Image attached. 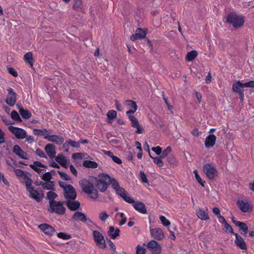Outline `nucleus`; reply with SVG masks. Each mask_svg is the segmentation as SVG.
Masks as SVG:
<instances>
[{
	"label": "nucleus",
	"mask_w": 254,
	"mask_h": 254,
	"mask_svg": "<svg viewBox=\"0 0 254 254\" xmlns=\"http://www.w3.org/2000/svg\"><path fill=\"white\" fill-rule=\"evenodd\" d=\"M80 184L82 190L88 194L91 199L95 200L98 197V191L95 189L91 182L86 180H83L80 181Z\"/></svg>",
	"instance_id": "1"
},
{
	"label": "nucleus",
	"mask_w": 254,
	"mask_h": 254,
	"mask_svg": "<svg viewBox=\"0 0 254 254\" xmlns=\"http://www.w3.org/2000/svg\"><path fill=\"white\" fill-rule=\"evenodd\" d=\"M32 182H27L25 186L27 190L29 193V196L31 198L39 202L44 198V195L43 190L40 189H35L32 186Z\"/></svg>",
	"instance_id": "2"
},
{
	"label": "nucleus",
	"mask_w": 254,
	"mask_h": 254,
	"mask_svg": "<svg viewBox=\"0 0 254 254\" xmlns=\"http://www.w3.org/2000/svg\"><path fill=\"white\" fill-rule=\"evenodd\" d=\"M49 207L48 210L49 212L58 215H64L65 213V208L64 206V202L56 201L49 202Z\"/></svg>",
	"instance_id": "3"
},
{
	"label": "nucleus",
	"mask_w": 254,
	"mask_h": 254,
	"mask_svg": "<svg viewBox=\"0 0 254 254\" xmlns=\"http://www.w3.org/2000/svg\"><path fill=\"white\" fill-rule=\"evenodd\" d=\"M227 22L233 25L235 28L242 27L244 23V18L242 15H238L234 12H231L227 15Z\"/></svg>",
	"instance_id": "4"
},
{
	"label": "nucleus",
	"mask_w": 254,
	"mask_h": 254,
	"mask_svg": "<svg viewBox=\"0 0 254 254\" xmlns=\"http://www.w3.org/2000/svg\"><path fill=\"white\" fill-rule=\"evenodd\" d=\"M245 87L254 88V81L252 80L245 83H241L240 81L234 82L232 85V90L234 92L240 93L244 92Z\"/></svg>",
	"instance_id": "5"
},
{
	"label": "nucleus",
	"mask_w": 254,
	"mask_h": 254,
	"mask_svg": "<svg viewBox=\"0 0 254 254\" xmlns=\"http://www.w3.org/2000/svg\"><path fill=\"white\" fill-rule=\"evenodd\" d=\"M8 129L18 139H23L27 136V132L22 128L9 126Z\"/></svg>",
	"instance_id": "6"
},
{
	"label": "nucleus",
	"mask_w": 254,
	"mask_h": 254,
	"mask_svg": "<svg viewBox=\"0 0 254 254\" xmlns=\"http://www.w3.org/2000/svg\"><path fill=\"white\" fill-rule=\"evenodd\" d=\"M93 237L97 246L101 248L104 249L106 247V242L103 235L99 231L93 230Z\"/></svg>",
	"instance_id": "7"
},
{
	"label": "nucleus",
	"mask_w": 254,
	"mask_h": 254,
	"mask_svg": "<svg viewBox=\"0 0 254 254\" xmlns=\"http://www.w3.org/2000/svg\"><path fill=\"white\" fill-rule=\"evenodd\" d=\"M14 172L19 180L26 185L27 182H32L30 174L24 172L20 169H14Z\"/></svg>",
	"instance_id": "8"
},
{
	"label": "nucleus",
	"mask_w": 254,
	"mask_h": 254,
	"mask_svg": "<svg viewBox=\"0 0 254 254\" xmlns=\"http://www.w3.org/2000/svg\"><path fill=\"white\" fill-rule=\"evenodd\" d=\"M203 170L209 179L213 180L217 175V171L213 166L209 163L206 164L203 166Z\"/></svg>",
	"instance_id": "9"
},
{
	"label": "nucleus",
	"mask_w": 254,
	"mask_h": 254,
	"mask_svg": "<svg viewBox=\"0 0 254 254\" xmlns=\"http://www.w3.org/2000/svg\"><path fill=\"white\" fill-rule=\"evenodd\" d=\"M237 204L240 210L244 213L251 212L253 209L252 203L246 200L238 199Z\"/></svg>",
	"instance_id": "10"
},
{
	"label": "nucleus",
	"mask_w": 254,
	"mask_h": 254,
	"mask_svg": "<svg viewBox=\"0 0 254 254\" xmlns=\"http://www.w3.org/2000/svg\"><path fill=\"white\" fill-rule=\"evenodd\" d=\"M147 248L152 254L161 253L162 247L159 243L155 240L150 241L147 244Z\"/></svg>",
	"instance_id": "11"
},
{
	"label": "nucleus",
	"mask_w": 254,
	"mask_h": 254,
	"mask_svg": "<svg viewBox=\"0 0 254 254\" xmlns=\"http://www.w3.org/2000/svg\"><path fill=\"white\" fill-rule=\"evenodd\" d=\"M7 91L8 95L6 98L5 102L9 106L12 107L15 104L16 102V94L11 88H9Z\"/></svg>",
	"instance_id": "12"
},
{
	"label": "nucleus",
	"mask_w": 254,
	"mask_h": 254,
	"mask_svg": "<svg viewBox=\"0 0 254 254\" xmlns=\"http://www.w3.org/2000/svg\"><path fill=\"white\" fill-rule=\"evenodd\" d=\"M116 193L120 196L126 202L131 204L133 202V199L128 195L127 191L123 188H118L116 191Z\"/></svg>",
	"instance_id": "13"
},
{
	"label": "nucleus",
	"mask_w": 254,
	"mask_h": 254,
	"mask_svg": "<svg viewBox=\"0 0 254 254\" xmlns=\"http://www.w3.org/2000/svg\"><path fill=\"white\" fill-rule=\"evenodd\" d=\"M128 118L131 122V125L132 127L136 128L137 129L135 132L138 134H141L143 133V129L140 127L138 120L133 115H127Z\"/></svg>",
	"instance_id": "14"
},
{
	"label": "nucleus",
	"mask_w": 254,
	"mask_h": 254,
	"mask_svg": "<svg viewBox=\"0 0 254 254\" xmlns=\"http://www.w3.org/2000/svg\"><path fill=\"white\" fill-rule=\"evenodd\" d=\"M124 105L129 109L126 113L127 115H131L134 113L137 109V106L136 103L132 100H126L124 101Z\"/></svg>",
	"instance_id": "15"
},
{
	"label": "nucleus",
	"mask_w": 254,
	"mask_h": 254,
	"mask_svg": "<svg viewBox=\"0 0 254 254\" xmlns=\"http://www.w3.org/2000/svg\"><path fill=\"white\" fill-rule=\"evenodd\" d=\"M64 196L66 200H74L76 197L75 189L71 185H69V188L65 189L64 191Z\"/></svg>",
	"instance_id": "16"
},
{
	"label": "nucleus",
	"mask_w": 254,
	"mask_h": 254,
	"mask_svg": "<svg viewBox=\"0 0 254 254\" xmlns=\"http://www.w3.org/2000/svg\"><path fill=\"white\" fill-rule=\"evenodd\" d=\"M40 229L48 236H53L55 234V229L49 224L44 223L39 225Z\"/></svg>",
	"instance_id": "17"
},
{
	"label": "nucleus",
	"mask_w": 254,
	"mask_h": 254,
	"mask_svg": "<svg viewBox=\"0 0 254 254\" xmlns=\"http://www.w3.org/2000/svg\"><path fill=\"white\" fill-rule=\"evenodd\" d=\"M150 234L155 240L160 241L164 239V234L161 228H154L150 229Z\"/></svg>",
	"instance_id": "18"
},
{
	"label": "nucleus",
	"mask_w": 254,
	"mask_h": 254,
	"mask_svg": "<svg viewBox=\"0 0 254 254\" xmlns=\"http://www.w3.org/2000/svg\"><path fill=\"white\" fill-rule=\"evenodd\" d=\"M234 235L235 236V243L236 246L242 250H247V246L244 239L237 233H235Z\"/></svg>",
	"instance_id": "19"
},
{
	"label": "nucleus",
	"mask_w": 254,
	"mask_h": 254,
	"mask_svg": "<svg viewBox=\"0 0 254 254\" xmlns=\"http://www.w3.org/2000/svg\"><path fill=\"white\" fill-rule=\"evenodd\" d=\"M146 32L141 28H138L136 30L135 33L132 34L130 39L132 41H134L138 39H142L145 37Z\"/></svg>",
	"instance_id": "20"
},
{
	"label": "nucleus",
	"mask_w": 254,
	"mask_h": 254,
	"mask_svg": "<svg viewBox=\"0 0 254 254\" xmlns=\"http://www.w3.org/2000/svg\"><path fill=\"white\" fill-rule=\"evenodd\" d=\"M12 151L14 154L22 159L26 160H28L29 159V155L26 152L23 151L18 145H14Z\"/></svg>",
	"instance_id": "21"
},
{
	"label": "nucleus",
	"mask_w": 254,
	"mask_h": 254,
	"mask_svg": "<svg viewBox=\"0 0 254 254\" xmlns=\"http://www.w3.org/2000/svg\"><path fill=\"white\" fill-rule=\"evenodd\" d=\"M44 138L47 139L48 140L55 142L58 145H61L64 141V138L59 135H46L44 136Z\"/></svg>",
	"instance_id": "22"
},
{
	"label": "nucleus",
	"mask_w": 254,
	"mask_h": 254,
	"mask_svg": "<svg viewBox=\"0 0 254 254\" xmlns=\"http://www.w3.org/2000/svg\"><path fill=\"white\" fill-rule=\"evenodd\" d=\"M132 204L133 208L138 212L142 214L147 213L146 206L143 202L139 201L135 202L133 200V202Z\"/></svg>",
	"instance_id": "23"
},
{
	"label": "nucleus",
	"mask_w": 254,
	"mask_h": 254,
	"mask_svg": "<svg viewBox=\"0 0 254 254\" xmlns=\"http://www.w3.org/2000/svg\"><path fill=\"white\" fill-rule=\"evenodd\" d=\"M64 203L66 204L67 207L71 211H75L78 209L80 205L79 201L72 199L67 200L64 201Z\"/></svg>",
	"instance_id": "24"
},
{
	"label": "nucleus",
	"mask_w": 254,
	"mask_h": 254,
	"mask_svg": "<svg viewBox=\"0 0 254 254\" xmlns=\"http://www.w3.org/2000/svg\"><path fill=\"white\" fill-rule=\"evenodd\" d=\"M45 150L51 159L55 158L56 154L55 147L53 144H48L45 146Z\"/></svg>",
	"instance_id": "25"
},
{
	"label": "nucleus",
	"mask_w": 254,
	"mask_h": 254,
	"mask_svg": "<svg viewBox=\"0 0 254 254\" xmlns=\"http://www.w3.org/2000/svg\"><path fill=\"white\" fill-rule=\"evenodd\" d=\"M72 219L75 221H80L85 223L87 221V218L85 214L81 212L76 211L72 216Z\"/></svg>",
	"instance_id": "26"
},
{
	"label": "nucleus",
	"mask_w": 254,
	"mask_h": 254,
	"mask_svg": "<svg viewBox=\"0 0 254 254\" xmlns=\"http://www.w3.org/2000/svg\"><path fill=\"white\" fill-rule=\"evenodd\" d=\"M234 223L236 226L239 227L241 234L243 235L246 236L248 232V227L247 224L240 221H234Z\"/></svg>",
	"instance_id": "27"
},
{
	"label": "nucleus",
	"mask_w": 254,
	"mask_h": 254,
	"mask_svg": "<svg viewBox=\"0 0 254 254\" xmlns=\"http://www.w3.org/2000/svg\"><path fill=\"white\" fill-rule=\"evenodd\" d=\"M216 141V136L213 134H209L205 139V145L206 148H210L213 146Z\"/></svg>",
	"instance_id": "28"
},
{
	"label": "nucleus",
	"mask_w": 254,
	"mask_h": 254,
	"mask_svg": "<svg viewBox=\"0 0 254 254\" xmlns=\"http://www.w3.org/2000/svg\"><path fill=\"white\" fill-rule=\"evenodd\" d=\"M30 167L39 174L43 170L42 168L45 167L43 164L38 161L34 162L33 164L30 165Z\"/></svg>",
	"instance_id": "29"
},
{
	"label": "nucleus",
	"mask_w": 254,
	"mask_h": 254,
	"mask_svg": "<svg viewBox=\"0 0 254 254\" xmlns=\"http://www.w3.org/2000/svg\"><path fill=\"white\" fill-rule=\"evenodd\" d=\"M120 230L119 228L115 229L113 226H111L109 228L108 234L111 238L115 239L120 235Z\"/></svg>",
	"instance_id": "30"
},
{
	"label": "nucleus",
	"mask_w": 254,
	"mask_h": 254,
	"mask_svg": "<svg viewBox=\"0 0 254 254\" xmlns=\"http://www.w3.org/2000/svg\"><path fill=\"white\" fill-rule=\"evenodd\" d=\"M196 215L199 219L202 220H207L209 219V216L207 211H204L201 208H199L196 211Z\"/></svg>",
	"instance_id": "31"
},
{
	"label": "nucleus",
	"mask_w": 254,
	"mask_h": 254,
	"mask_svg": "<svg viewBox=\"0 0 254 254\" xmlns=\"http://www.w3.org/2000/svg\"><path fill=\"white\" fill-rule=\"evenodd\" d=\"M56 160L62 166L65 168H68V166L66 165L67 160L64 156L62 155H58L56 158Z\"/></svg>",
	"instance_id": "32"
},
{
	"label": "nucleus",
	"mask_w": 254,
	"mask_h": 254,
	"mask_svg": "<svg viewBox=\"0 0 254 254\" xmlns=\"http://www.w3.org/2000/svg\"><path fill=\"white\" fill-rule=\"evenodd\" d=\"M18 109L19 114L24 119L27 120L31 117V113L29 110L19 107Z\"/></svg>",
	"instance_id": "33"
},
{
	"label": "nucleus",
	"mask_w": 254,
	"mask_h": 254,
	"mask_svg": "<svg viewBox=\"0 0 254 254\" xmlns=\"http://www.w3.org/2000/svg\"><path fill=\"white\" fill-rule=\"evenodd\" d=\"M95 186L96 187L98 188L101 192L105 191L108 186L107 185H106V184L101 182L99 180H98L96 181Z\"/></svg>",
	"instance_id": "34"
},
{
	"label": "nucleus",
	"mask_w": 254,
	"mask_h": 254,
	"mask_svg": "<svg viewBox=\"0 0 254 254\" xmlns=\"http://www.w3.org/2000/svg\"><path fill=\"white\" fill-rule=\"evenodd\" d=\"M98 180H99L100 181L103 183H105V184H106V185L108 186L112 179L109 175L106 174L102 173L99 176Z\"/></svg>",
	"instance_id": "35"
},
{
	"label": "nucleus",
	"mask_w": 254,
	"mask_h": 254,
	"mask_svg": "<svg viewBox=\"0 0 254 254\" xmlns=\"http://www.w3.org/2000/svg\"><path fill=\"white\" fill-rule=\"evenodd\" d=\"M84 167L89 168L95 169L98 167V164L96 162L90 160L84 161L83 163Z\"/></svg>",
	"instance_id": "36"
},
{
	"label": "nucleus",
	"mask_w": 254,
	"mask_h": 254,
	"mask_svg": "<svg viewBox=\"0 0 254 254\" xmlns=\"http://www.w3.org/2000/svg\"><path fill=\"white\" fill-rule=\"evenodd\" d=\"M24 60L25 62L30 64L31 66L33 64V55L31 52H28L26 53L24 56Z\"/></svg>",
	"instance_id": "37"
},
{
	"label": "nucleus",
	"mask_w": 254,
	"mask_h": 254,
	"mask_svg": "<svg viewBox=\"0 0 254 254\" xmlns=\"http://www.w3.org/2000/svg\"><path fill=\"white\" fill-rule=\"evenodd\" d=\"M10 117L12 120L17 122L21 123L22 122V120L21 119L19 114L17 113V111L15 110H13L12 111H11L10 114Z\"/></svg>",
	"instance_id": "38"
},
{
	"label": "nucleus",
	"mask_w": 254,
	"mask_h": 254,
	"mask_svg": "<svg viewBox=\"0 0 254 254\" xmlns=\"http://www.w3.org/2000/svg\"><path fill=\"white\" fill-rule=\"evenodd\" d=\"M197 56V53L196 51H191L188 53L186 57V61L189 62L194 59Z\"/></svg>",
	"instance_id": "39"
},
{
	"label": "nucleus",
	"mask_w": 254,
	"mask_h": 254,
	"mask_svg": "<svg viewBox=\"0 0 254 254\" xmlns=\"http://www.w3.org/2000/svg\"><path fill=\"white\" fill-rule=\"evenodd\" d=\"M150 157L153 160L154 163L156 164L158 166L162 167L164 166V163L162 161L164 158H162L161 156L158 157H153L150 155Z\"/></svg>",
	"instance_id": "40"
},
{
	"label": "nucleus",
	"mask_w": 254,
	"mask_h": 254,
	"mask_svg": "<svg viewBox=\"0 0 254 254\" xmlns=\"http://www.w3.org/2000/svg\"><path fill=\"white\" fill-rule=\"evenodd\" d=\"M42 185L44 189L48 190H53L55 187L53 182L50 181L43 183Z\"/></svg>",
	"instance_id": "41"
},
{
	"label": "nucleus",
	"mask_w": 254,
	"mask_h": 254,
	"mask_svg": "<svg viewBox=\"0 0 254 254\" xmlns=\"http://www.w3.org/2000/svg\"><path fill=\"white\" fill-rule=\"evenodd\" d=\"M58 196L56 193L54 191H50L47 193V198L49 200V202L56 201L54 199Z\"/></svg>",
	"instance_id": "42"
},
{
	"label": "nucleus",
	"mask_w": 254,
	"mask_h": 254,
	"mask_svg": "<svg viewBox=\"0 0 254 254\" xmlns=\"http://www.w3.org/2000/svg\"><path fill=\"white\" fill-rule=\"evenodd\" d=\"M33 132V133L36 135H43L44 137L46 135H48V133H47V130L46 129H34Z\"/></svg>",
	"instance_id": "43"
},
{
	"label": "nucleus",
	"mask_w": 254,
	"mask_h": 254,
	"mask_svg": "<svg viewBox=\"0 0 254 254\" xmlns=\"http://www.w3.org/2000/svg\"><path fill=\"white\" fill-rule=\"evenodd\" d=\"M86 222L87 226L92 231L94 229L100 228V227L96 223H95L92 220H91L90 219H87V221Z\"/></svg>",
	"instance_id": "44"
},
{
	"label": "nucleus",
	"mask_w": 254,
	"mask_h": 254,
	"mask_svg": "<svg viewBox=\"0 0 254 254\" xmlns=\"http://www.w3.org/2000/svg\"><path fill=\"white\" fill-rule=\"evenodd\" d=\"M66 144L70 145L72 147L78 148L80 146V142L79 141H75L71 140L65 141L64 146Z\"/></svg>",
	"instance_id": "45"
},
{
	"label": "nucleus",
	"mask_w": 254,
	"mask_h": 254,
	"mask_svg": "<svg viewBox=\"0 0 254 254\" xmlns=\"http://www.w3.org/2000/svg\"><path fill=\"white\" fill-rule=\"evenodd\" d=\"M146 249L141 245H138L136 247V254H145Z\"/></svg>",
	"instance_id": "46"
},
{
	"label": "nucleus",
	"mask_w": 254,
	"mask_h": 254,
	"mask_svg": "<svg viewBox=\"0 0 254 254\" xmlns=\"http://www.w3.org/2000/svg\"><path fill=\"white\" fill-rule=\"evenodd\" d=\"M224 230L226 233L234 234L233 230L232 227L227 222H226L224 224Z\"/></svg>",
	"instance_id": "47"
},
{
	"label": "nucleus",
	"mask_w": 254,
	"mask_h": 254,
	"mask_svg": "<svg viewBox=\"0 0 254 254\" xmlns=\"http://www.w3.org/2000/svg\"><path fill=\"white\" fill-rule=\"evenodd\" d=\"M193 173L195 175V177L196 179V180L197 181V182L202 186H204V183H205V182L203 181L201 178H200V177L199 176L198 174V172L196 170H195L193 171Z\"/></svg>",
	"instance_id": "48"
},
{
	"label": "nucleus",
	"mask_w": 254,
	"mask_h": 254,
	"mask_svg": "<svg viewBox=\"0 0 254 254\" xmlns=\"http://www.w3.org/2000/svg\"><path fill=\"white\" fill-rule=\"evenodd\" d=\"M160 220L162 223V224L165 226H168L170 225V222L169 220H168L165 216H160Z\"/></svg>",
	"instance_id": "49"
},
{
	"label": "nucleus",
	"mask_w": 254,
	"mask_h": 254,
	"mask_svg": "<svg viewBox=\"0 0 254 254\" xmlns=\"http://www.w3.org/2000/svg\"><path fill=\"white\" fill-rule=\"evenodd\" d=\"M110 183L112 188L116 191L118 188H120L119 183L114 179H112Z\"/></svg>",
	"instance_id": "50"
},
{
	"label": "nucleus",
	"mask_w": 254,
	"mask_h": 254,
	"mask_svg": "<svg viewBox=\"0 0 254 254\" xmlns=\"http://www.w3.org/2000/svg\"><path fill=\"white\" fill-rule=\"evenodd\" d=\"M117 215H119L122 218L121 221H120L119 222L120 225L122 226L125 224L127 220V218L126 217L125 214L122 212H119Z\"/></svg>",
	"instance_id": "51"
},
{
	"label": "nucleus",
	"mask_w": 254,
	"mask_h": 254,
	"mask_svg": "<svg viewBox=\"0 0 254 254\" xmlns=\"http://www.w3.org/2000/svg\"><path fill=\"white\" fill-rule=\"evenodd\" d=\"M99 217L101 221H105L109 217V215L105 211H102L99 214Z\"/></svg>",
	"instance_id": "52"
},
{
	"label": "nucleus",
	"mask_w": 254,
	"mask_h": 254,
	"mask_svg": "<svg viewBox=\"0 0 254 254\" xmlns=\"http://www.w3.org/2000/svg\"><path fill=\"white\" fill-rule=\"evenodd\" d=\"M172 151L171 146H168L163 151L161 154L162 158H165Z\"/></svg>",
	"instance_id": "53"
},
{
	"label": "nucleus",
	"mask_w": 254,
	"mask_h": 254,
	"mask_svg": "<svg viewBox=\"0 0 254 254\" xmlns=\"http://www.w3.org/2000/svg\"><path fill=\"white\" fill-rule=\"evenodd\" d=\"M107 116L109 119H115L117 116V112L115 110H110L107 113Z\"/></svg>",
	"instance_id": "54"
},
{
	"label": "nucleus",
	"mask_w": 254,
	"mask_h": 254,
	"mask_svg": "<svg viewBox=\"0 0 254 254\" xmlns=\"http://www.w3.org/2000/svg\"><path fill=\"white\" fill-rule=\"evenodd\" d=\"M58 238L63 239L64 240H68L70 238V236L63 232H60L57 234Z\"/></svg>",
	"instance_id": "55"
},
{
	"label": "nucleus",
	"mask_w": 254,
	"mask_h": 254,
	"mask_svg": "<svg viewBox=\"0 0 254 254\" xmlns=\"http://www.w3.org/2000/svg\"><path fill=\"white\" fill-rule=\"evenodd\" d=\"M58 174L60 175L61 177L64 180L69 181L70 180V177L66 173L63 172L59 171Z\"/></svg>",
	"instance_id": "56"
},
{
	"label": "nucleus",
	"mask_w": 254,
	"mask_h": 254,
	"mask_svg": "<svg viewBox=\"0 0 254 254\" xmlns=\"http://www.w3.org/2000/svg\"><path fill=\"white\" fill-rule=\"evenodd\" d=\"M51 178L52 176L49 172L44 173L42 176V179L46 182L50 181Z\"/></svg>",
	"instance_id": "57"
},
{
	"label": "nucleus",
	"mask_w": 254,
	"mask_h": 254,
	"mask_svg": "<svg viewBox=\"0 0 254 254\" xmlns=\"http://www.w3.org/2000/svg\"><path fill=\"white\" fill-rule=\"evenodd\" d=\"M36 154L39 156L40 157L43 158H47V157L45 153L40 149L38 148L36 150Z\"/></svg>",
	"instance_id": "58"
},
{
	"label": "nucleus",
	"mask_w": 254,
	"mask_h": 254,
	"mask_svg": "<svg viewBox=\"0 0 254 254\" xmlns=\"http://www.w3.org/2000/svg\"><path fill=\"white\" fill-rule=\"evenodd\" d=\"M139 174L140 180L141 181V182L144 183H147L148 180L147 179V177L145 174L143 172L141 171Z\"/></svg>",
	"instance_id": "59"
},
{
	"label": "nucleus",
	"mask_w": 254,
	"mask_h": 254,
	"mask_svg": "<svg viewBox=\"0 0 254 254\" xmlns=\"http://www.w3.org/2000/svg\"><path fill=\"white\" fill-rule=\"evenodd\" d=\"M5 142V133L0 128V145Z\"/></svg>",
	"instance_id": "60"
},
{
	"label": "nucleus",
	"mask_w": 254,
	"mask_h": 254,
	"mask_svg": "<svg viewBox=\"0 0 254 254\" xmlns=\"http://www.w3.org/2000/svg\"><path fill=\"white\" fill-rule=\"evenodd\" d=\"M8 72L9 74H11L14 77H17L18 76V73L16 70L13 67H8L7 68Z\"/></svg>",
	"instance_id": "61"
},
{
	"label": "nucleus",
	"mask_w": 254,
	"mask_h": 254,
	"mask_svg": "<svg viewBox=\"0 0 254 254\" xmlns=\"http://www.w3.org/2000/svg\"><path fill=\"white\" fill-rule=\"evenodd\" d=\"M151 150L158 155L162 154V148L160 146L153 147Z\"/></svg>",
	"instance_id": "62"
},
{
	"label": "nucleus",
	"mask_w": 254,
	"mask_h": 254,
	"mask_svg": "<svg viewBox=\"0 0 254 254\" xmlns=\"http://www.w3.org/2000/svg\"><path fill=\"white\" fill-rule=\"evenodd\" d=\"M81 4H82L81 0H76L73 4V7L75 9H77L81 6Z\"/></svg>",
	"instance_id": "63"
},
{
	"label": "nucleus",
	"mask_w": 254,
	"mask_h": 254,
	"mask_svg": "<svg viewBox=\"0 0 254 254\" xmlns=\"http://www.w3.org/2000/svg\"><path fill=\"white\" fill-rule=\"evenodd\" d=\"M25 141L29 144L32 143L34 141V137L32 135H29L26 136Z\"/></svg>",
	"instance_id": "64"
}]
</instances>
